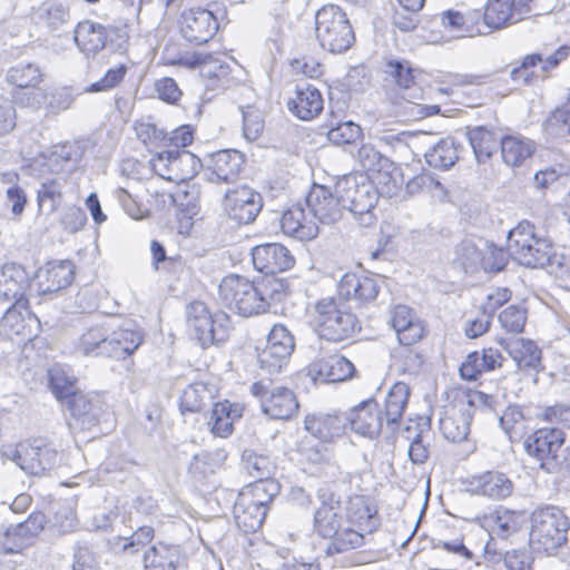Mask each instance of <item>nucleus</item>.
<instances>
[{"label":"nucleus","instance_id":"nucleus-62","mask_svg":"<svg viewBox=\"0 0 570 570\" xmlns=\"http://www.w3.org/2000/svg\"><path fill=\"white\" fill-rule=\"evenodd\" d=\"M243 131L248 140H256L264 129V118L261 110L255 107L247 106L242 108Z\"/></svg>","mask_w":570,"mask_h":570},{"label":"nucleus","instance_id":"nucleus-29","mask_svg":"<svg viewBox=\"0 0 570 570\" xmlns=\"http://www.w3.org/2000/svg\"><path fill=\"white\" fill-rule=\"evenodd\" d=\"M346 520L357 525L360 530L372 533L380 527L377 511L368 502V498L361 494L351 495L345 502Z\"/></svg>","mask_w":570,"mask_h":570},{"label":"nucleus","instance_id":"nucleus-10","mask_svg":"<svg viewBox=\"0 0 570 570\" xmlns=\"http://www.w3.org/2000/svg\"><path fill=\"white\" fill-rule=\"evenodd\" d=\"M0 456L3 462L12 461L26 473L39 476L57 465L59 454L50 444L38 439L16 446H2Z\"/></svg>","mask_w":570,"mask_h":570},{"label":"nucleus","instance_id":"nucleus-35","mask_svg":"<svg viewBox=\"0 0 570 570\" xmlns=\"http://www.w3.org/2000/svg\"><path fill=\"white\" fill-rule=\"evenodd\" d=\"M384 73L404 90V99H421L422 89L414 83V70L406 60L390 59L384 63Z\"/></svg>","mask_w":570,"mask_h":570},{"label":"nucleus","instance_id":"nucleus-4","mask_svg":"<svg viewBox=\"0 0 570 570\" xmlns=\"http://www.w3.org/2000/svg\"><path fill=\"white\" fill-rule=\"evenodd\" d=\"M508 250L519 265L543 268L553 265L556 252L552 242L539 233L537 226L524 219L508 233Z\"/></svg>","mask_w":570,"mask_h":570},{"label":"nucleus","instance_id":"nucleus-55","mask_svg":"<svg viewBox=\"0 0 570 570\" xmlns=\"http://www.w3.org/2000/svg\"><path fill=\"white\" fill-rule=\"evenodd\" d=\"M242 464L255 481L272 479L273 464L267 456L245 450L242 454Z\"/></svg>","mask_w":570,"mask_h":570},{"label":"nucleus","instance_id":"nucleus-2","mask_svg":"<svg viewBox=\"0 0 570 570\" xmlns=\"http://www.w3.org/2000/svg\"><path fill=\"white\" fill-rule=\"evenodd\" d=\"M283 285L276 281L256 284L243 276L230 274L219 284V299L230 309L242 316H252L264 313L269 307V299L279 295Z\"/></svg>","mask_w":570,"mask_h":570},{"label":"nucleus","instance_id":"nucleus-41","mask_svg":"<svg viewBox=\"0 0 570 570\" xmlns=\"http://www.w3.org/2000/svg\"><path fill=\"white\" fill-rule=\"evenodd\" d=\"M236 524L246 533L256 532L264 523L266 508H258L246 499L237 498L234 504Z\"/></svg>","mask_w":570,"mask_h":570},{"label":"nucleus","instance_id":"nucleus-40","mask_svg":"<svg viewBox=\"0 0 570 570\" xmlns=\"http://www.w3.org/2000/svg\"><path fill=\"white\" fill-rule=\"evenodd\" d=\"M500 147L503 161L511 167L520 166L535 151V144L522 136L502 137Z\"/></svg>","mask_w":570,"mask_h":570},{"label":"nucleus","instance_id":"nucleus-6","mask_svg":"<svg viewBox=\"0 0 570 570\" xmlns=\"http://www.w3.org/2000/svg\"><path fill=\"white\" fill-rule=\"evenodd\" d=\"M315 32L321 47L332 53L347 51L355 40L346 13L335 4H326L317 10Z\"/></svg>","mask_w":570,"mask_h":570},{"label":"nucleus","instance_id":"nucleus-23","mask_svg":"<svg viewBox=\"0 0 570 570\" xmlns=\"http://www.w3.org/2000/svg\"><path fill=\"white\" fill-rule=\"evenodd\" d=\"M469 485L474 494L487 497L491 500H504L514 490L512 480L505 473L493 470L471 476Z\"/></svg>","mask_w":570,"mask_h":570},{"label":"nucleus","instance_id":"nucleus-48","mask_svg":"<svg viewBox=\"0 0 570 570\" xmlns=\"http://www.w3.org/2000/svg\"><path fill=\"white\" fill-rule=\"evenodd\" d=\"M279 491V484L275 479H267L255 481L248 485L244 491L238 494V498L246 499L258 508L268 509V503L272 502Z\"/></svg>","mask_w":570,"mask_h":570},{"label":"nucleus","instance_id":"nucleus-13","mask_svg":"<svg viewBox=\"0 0 570 570\" xmlns=\"http://www.w3.org/2000/svg\"><path fill=\"white\" fill-rule=\"evenodd\" d=\"M67 405L71 413L69 426L73 431H92L106 413L104 400L96 393L73 394Z\"/></svg>","mask_w":570,"mask_h":570},{"label":"nucleus","instance_id":"nucleus-52","mask_svg":"<svg viewBox=\"0 0 570 570\" xmlns=\"http://www.w3.org/2000/svg\"><path fill=\"white\" fill-rule=\"evenodd\" d=\"M155 530L150 525L139 527L130 537L117 538L114 549L125 554H136L153 541Z\"/></svg>","mask_w":570,"mask_h":570},{"label":"nucleus","instance_id":"nucleus-54","mask_svg":"<svg viewBox=\"0 0 570 570\" xmlns=\"http://www.w3.org/2000/svg\"><path fill=\"white\" fill-rule=\"evenodd\" d=\"M544 127L547 134L553 138H566L570 135V97L551 112Z\"/></svg>","mask_w":570,"mask_h":570},{"label":"nucleus","instance_id":"nucleus-60","mask_svg":"<svg viewBox=\"0 0 570 570\" xmlns=\"http://www.w3.org/2000/svg\"><path fill=\"white\" fill-rule=\"evenodd\" d=\"M361 135V127L353 121L338 122L336 126H332L327 131L328 140L337 146L353 144Z\"/></svg>","mask_w":570,"mask_h":570},{"label":"nucleus","instance_id":"nucleus-37","mask_svg":"<svg viewBox=\"0 0 570 570\" xmlns=\"http://www.w3.org/2000/svg\"><path fill=\"white\" fill-rule=\"evenodd\" d=\"M33 19L37 24L48 32L62 30L70 21V11L67 6L56 1H45L33 9Z\"/></svg>","mask_w":570,"mask_h":570},{"label":"nucleus","instance_id":"nucleus-12","mask_svg":"<svg viewBox=\"0 0 570 570\" xmlns=\"http://www.w3.org/2000/svg\"><path fill=\"white\" fill-rule=\"evenodd\" d=\"M224 208L230 219L238 224H250L263 208V197L249 186L242 185L225 191Z\"/></svg>","mask_w":570,"mask_h":570},{"label":"nucleus","instance_id":"nucleus-45","mask_svg":"<svg viewBox=\"0 0 570 570\" xmlns=\"http://www.w3.org/2000/svg\"><path fill=\"white\" fill-rule=\"evenodd\" d=\"M293 351L294 347H288L284 343L281 346L266 342L265 347L257 354V361L263 371L275 374L287 364Z\"/></svg>","mask_w":570,"mask_h":570},{"label":"nucleus","instance_id":"nucleus-26","mask_svg":"<svg viewBox=\"0 0 570 570\" xmlns=\"http://www.w3.org/2000/svg\"><path fill=\"white\" fill-rule=\"evenodd\" d=\"M30 276L19 264H4L0 268V302H21L29 287Z\"/></svg>","mask_w":570,"mask_h":570},{"label":"nucleus","instance_id":"nucleus-32","mask_svg":"<svg viewBox=\"0 0 570 570\" xmlns=\"http://www.w3.org/2000/svg\"><path fill=\"white\" fill-rule=\"evenodd\" d=\"M184 564V554L179 546L157 542L144 552V566L147 570H177Z\"/></svg>","mask_w":570,"mask_h":570},{"label":"nucleus","instance_id":"nucleus-59","mask_svg":"<svg viewBox=\"0 0 570 570\" xmlns=\"http://www.w3.org/2000/svg\"><path fill=\"white\" fill-rule=\"evenodd\" d=\"M357 159L361 166L370 171H381V169L393 168V161L383 156L376 148L370 144H364L357 151Z\"/></svg>","mask_w":570,"mask_h":570},{"label":"nucleus","instance_id":"nucleus-57","mask_svg":"<svg viewBox=\"0 0 570 570\" xmlns=\"http://www.w3.org/2000/svg\"><path fill=\"white\" fill-rule=\"evenodd\" d=\"M481 17L479 10L470 11L466 14L455 10H448L442 12L441 22L442 24L452 31H463L469 36L473 35V28L470 24L476 22Z\"/></svg>","mask_w":570,"mask_h":570},{"label":"nucleus","instance_id":"nucleus-15","mask_svg":"<svg viewBox=\"0 0 570 570\" xmlns=\"http://www.w3.org/2000/svg\"><path fill=\"white\" fill-rule=\"evenodd\" d=\"M311 219L331 225L336 223L345 209L336 193L323 185H314L305 198Z\"/></svg>","mask_w":570,"mask_h":570},{"label":"nucleus","instance_id":"nucleus-5","mask_svg":"<svg viewBox=\"0 0 570 570\" xmlns=\"http://www.w3.org/2000/svg\"><path fill=\"white\" fill-rule=\"evenodd\" d=\"M312 325L322 340L341 343L361 330L357 317L334 298H323L314 305Z\"/></svg>","mask_w":570,"mask_h":570},{"label":"nucleus","instance_id":"nucleus-43","mask_svg":"<svg viewBox=\"0 0 570 570\" xmlns=\"http://www.w3.org/2000/svg\"><path fill=\"white\" fill-rule=\"evenodd\" d=\"M239 413L228 401L214 403L208 420L210 431L216 436L227 438L233 432V422Z\"/></svg>","mask_w":570,"mask_h":570},{"label":"nucleus","instance_id":"nucleus-8","mask_svg":"<svg viewBox=\"0 0 570 570\" xmlns=\"http://www.w3.org/2000/svg\"><path fill=\"white\" fill-rule=\"evenodd\" d=\"M566 442V433L557 426L537 429L523 440L528 458L548 474L560 472V455Z\"/></svg>","mask_w":570,"mask_h":570},{"label":"nucleus","instance_id":"nucleus-24","mask_svg":"<svg viewBox=\"0 0 570 570\" xmlns=\"http://www.w3.org/2000/svg\"><path fill=\"white\" fill-rule=\"evenodd\" d=\"M347 424L348 417L342 412L309 414L304 420L305 430L322 442L343 435Z\"/></svg>","mask_w":570,"mask_h":570},{"label":"nucleus","instance_id":"nucleus-56","mask_svg":"<svg viewBox=\"0 0 570 570\" xmlns=\"http://www.w3.org/2000/svg\"><path fill=\"white\" fill-rule=\"evenodd\" d=\"M340 510L317 508L313 517V529L323 538L333 537L337 533L341 524Z\"/></svg>","mask_w":570,"mask_h":570},{"label":"nucleus","instance_id":"nucleus-30","mask_svg":"<svg viewBox=\"0 0 570 570\" xmlns=\"http://www.w3.org/2000/svg\"><path fill=\"white\" fill-rule=\"evenodd\" d=\"M391 325L402 345H412L423 336V325L406 305H396L391 311Z\"/></svg>","mask_w":570,"mask_h":570},{"label":"nucleus","instance_id":"nucleus-49","mask_svg":"<svg viewBox=\"0 0 570 570\" xmlns=\"http://www.w3.org/2000/svg\"><path fill=\"white\" fill-rule=\"evenodd\" d=\"M62 178L45 179L37 190L40 212L50 215L62 202Z\"/></svg>","mask_w":570,"mask_h":570},{"label":"nucleus","instance_id":"nucleus-20","mask_svg":"<svg viewBox=\"0 0 570 570\" xmlns=\"http://www.w3.org/2000/svg\"><path fill=\"white\" fill-rule=\"evenodd\" d=\"M120 29L105 27L89 20L79 22L73 30V40L86 56H95L101 51L114 35L118 36Z\"/></svg>","mask_w":570,"mask_h":570},{"label":"nucleus","instance_id":"nucleus-1","mask_svg":"<svg viewBox=\"0 0 570 570\" xmlns=\"http://www.w3.org/2000/svg\"><path fill=\"white\" fill-rule=\"evenodd\" d=\"M115 318L107 317L101 323L87 328L78 342V350L89 357L124 360L142 343V333L135 326L116 327Z\"/></svg>","mask_w":570,"mask_h":570},{"label":"nucleus","instance_id":"nucleus-3","mask_svg":"<svg viewBox=\"0 0 570 570\" xmlns=\"http://www.w3.org/2000/svg\"><path fill=\"white\" fill-rule=\"evenodd\" d=\"M530 544L534 550L554 556L568 543L570 518L556 504H538L530 513Z\"/></svg>","mask_w":570,"mask_h":570},{"label":"nucleus","instance_id":"nucleus-63","mask_svg":"<svg viewBox=\"0 0 570 570\" xmlns=\"http://www.w3.org/2000/svg\"><path fill=\"white\" fill-rule=\"evenodd\" d=\"M187 63L191 67H200L203 72L209 77H222L226 75L227 67L218 63V60L212 53L195 52L189 58Z\"/></svg>","mask_w":570,"mask_h":570},{"label":"nucleus","instance_id":"nucleus-25","mask_svg":"<svg viewBox=\"0 0 570 570\" xmlns=\"http://www.w3.org/2000/svg\"><path fill=\"white\" fill-rule=\"evenodd\" d=\"M288 110L302 120H312L317 117L323 108L324 100L321 91L306 82L297 83L295 94L287 101Z\"/></svg>","mask_w":570,"mask_h":570},{"label":"nucleus","instance_id":"nucleus-28","mask_svg":"<svg viewBox=\"0 0 570 570\" xmlns=\"http://www.w3.org/2000/svg\"><path fill=\"white\" fill-rule=\"evenodd\" d=\"M503 360L501 352L493 347L483 348L481 352H471L460 366L461 377L466 381H475L483 372L501 367Z\"/></svg>","mask_w":570,"mask_h":570},{"label":"nucleus","instance_id":"nucleus-27","mask_svg":"<svg viewBox=\"0 0 570 570\" xmlns=\"http://www.w3.org/2000/svg\"><path fill=\"white\" fill-rule=\"evenodd\" d=\"M281 227L284 234L299 240L313 239L318 234L316 222L307 217L299 203L284 212L281 217Z\"/></svg>","mask_w":570,"mask_h":570},{"label":"nucleus","instance_id":"nucleus-16","mask_svg":"<svg viewBox=\"0 0 570 570\" xmlns=\"http://www.w3.org/2000/svg\"><path fill=\"white\" fill-rule=\"evenodd\" d=\"M250 254L255 269L266 275L288 271L295 264L291 250L279 243L259 244L252 248Z\"/></svg>","mask_w":570,"mask_h":570},{"label":"nucleus","instance_id":"nucleus-64","mask_svg":"<svg viewBox=\"0 0 570 570\" xmlns=\"http://www.w3.org/2000/svg\"><path fill=\"white\" fill-rule=\"evenodd\" d=\"M422 9L413 8L410 9V6H400L395 8L394 13L392 16V23L395 28H397L402 32H410L413 31L419 22H420V14L419 12Z\"/></svg>","mask_w":570,"mask_h":570},{"label":"nucleus","instance_id":"nucleus-36","mask_svg":"<svg viewBox=\"0 0 570 570\" xmlns=\"http://www.w3.org/2000/svg\"><path fill=\"white\" fill-rule=\"evenodd\" d=\"M410 387L403 382L393 384L384 400L382 411L386 428L392 432L397 430L400 420L407 405Z\"/></svg>","mask_w":570,"mask_h":570},{"label":"nucleus","instance_id":"nucleus-22","mask_svg":"<svg viewBox=\"0 0 570 570\" xmlns=\"http://www.w3.org/2000/svg\"><path fill=\"white\" fill-rule=\"evenodd\" d=\"M218 29L214 14L206 9H190L183 14L181 35L195 45L206 43Z\"/></svg>","mask_w":570,"mask_h":570},{"label":"nucleus","instance_id":"nucleus-33","mask_svg":"<svg viewBox=\"0 0 570 570\" xmlns=\"http://www.w3.org/2000/svg\"><path fill=\"white\" fill-rule=\"evenodd\" d=\"M298 409L299 404L294 392L283 386L272 389L262 404L263 413L273 420H289Z\"/></svg>","mask_w":570,"mask_h":570},{"label":"nucleus","instance_id":"nucleus-7","mask_svg":"<svg viewBox=\"0 0 570 570\" xmlns=\"http://www.w3.org/2000/svg\"><path fill=\"white\" fill-rule=\"evenodd\" d=\"M334 190L345 209L355 216H364V224L372 223L371 213L379 200V189L365 174L344 175L335 183Z\"/></svg>","mask_w":570,"mask_h":570},{"label":"nucleus","instance_id":"nucleus-61","mask_svg":"<svg viewBox=\"0 0 570 570\" xmlns=\"http://www.w3.org/2000/svg\"><path fill=\"white\" fill-rule=\"evenodd\" d=\"M487 520L492 523L493 532L502 538L517 530V515L513 511L499 508Z\"/></svg>","mask_w":570,"mask_h":570},{"label":"nucleus","instance_id":"nucleus-51","mask_svg":"<svg viewBox=\"0 0 570 570\" xmlns=\"http://www.w3.org/2000/svg\"><path fill=\"white\" fill-rule=\"evenodd\" d=\"M49 384L55 396L67 403L73 394L80 393L75 386L76 379L61 366H53L49 370Z\"/></svg>","mask_w":570,"mask_h":570},{"label":"nucleus","instance_id":"nucleus-21","mask_svg":"<svg viewBox=\"0 0 570 570\" xmlns=\"http://www.w3.org/2000/svg\"><path fill=\"white\" fill-rule=\"evenodd\" d=\"M31 322H38L35 315L26 309L24 301L13 302L0 321V335L7 340L27 342L32 337Z\"/></svg>","mask_w":570,"mask_h":570},{"label":"nucleus","instance_id":"nucleus-18","mask_svg":"<svg viewBox=\"0 0 570 570\" xmlns=\"http://www.w3.org/2000/svg\"><path fill=\"white\" fill-rule=\"evenodd\" d=\"M498 343L514 361L519 371L538 373L543 368L542 352L534 341L524 337H500Z\"/></svg>","mask_w":570,"mask_h":570},{"label":"nucleus","instance_id":"nucleus-44","mask_svg":"<svg viewBox=\"0 0 570 570\" xmlns=\"http://www.w3.org/2000/svg\"><path fill=\"white\" fill-rule=\"evenodd\" d=\"M425 160L430 167L446 170L459 159L458 149L453 138H443L425 151Z\"/></svg>","mask_w":570,"mask_h":570},{"label":"nucleus","instance_id":"nucleus-50","mask_svg":"<svg viewBox=\"0 0 570 570\" xmlns=\"http://www.w3.org/2000/svg\"><path fill=\"white\" fill-rule=\"evenodd\" d=\"M364 531L355 530L353 528L340 527L337 533L330 537L331 542L326 548L327 554H335L357 549L364 544Z\"/></svg>","mask_w":570,"mask_h":570},{"label":"nucleus","instance_id":"nucleus-19","mask_svg":"<svg viewBox=\"0 0 570 570\" xmlns=\"http://www.w3.org/2000/svg\"><path fill=\"white\" fill-rule=\"evenodd\" d=\"M346 415L352 430L368 439L377 438L385 422L374 399L362 401Z\"/></svg>","mask_w":570,"mask_h":570},{"label":"nucleus","instance_id":"nucleus-53","mask_svg":"<svg viewBox=\"0 0 570 570\" xmlns=\"http://www.w3.org/2000/svg\"><path fill=\"white\" fill-rule=\"evenodd\" d=\"M499 422L511 442L521 439L525 430V416L520 405H509Z\"/></svg>","mask_w":570,"mask_h":570},{"label":"nucleus","instance_id":"nucleus-58","mask_svg":"<svg viewBox=\"0 0 570 570\" xmlns=\"http://www.w3.org/2000/svg\"><path fill=\"white\" fill-rule=\"evenodd\" d=\"M499 322L508 333H522L527 323V309L520 305H510L501 311Z\"/></svg>","mask_w":570,"mask_h":570},{"label":"nucleus","instance_id":"nucleus-46","mask_svg":"<svg viewBox=\"0 0 570 570\" xmlns=\"http://www.w3.org/2000/svg\"><path fill=\"white\" fill-rule=\"evenodd\" d=\"M227 459V452L224 449L215 451H203L193 456L189 464V473L197 480L205 479L208 474L219 469Z\"/></svg>","mask_w":570,"mask_h":570},{"label":"nucleus","instance_id":"nucleus-11","mask_svg":"<svg viewBox=\"0 0 570 570\" xmlns=\"http://www.w3.org/2000/svg\"><path fill=\"white\" fill-rule=\"evenodd\" d=\"M150 166L163 179L187 186L202 168V161L186 149H166L150 159Z\"/></svg>","mask_w":570,"mask_h":570},{"label":"nucleus","instance_id":"nucleus-31","mask_svg":"<svg viewBox=\"0 0 570 570\" xmlns=\"http://www.w3.org/2000/svg\"><path fill=\"white\" fill-rule=\"evenodd\" d=\"M517 4L514 0H488L482 16L484 24L499 30L522 20L527 13Z\"/></svg>","mask_w":570,"mask_h":570},{"label":"nucleus","instance_id":"nucleus-17","mask_svg":"<svg viewBox=\"0 0 570 570\" xmlns=\"http://www.w3.org/2000/svg\"><path fill=\"white\" fill-rule=\"evenodd\" d=\"M306 371L314 383H336L352 377L355 373V367L344 356L331 354L312 361Z\"/></svg>","mask_w":570,"mask_h":570},{"label":"nucleus","instance_id":"nucleus-38","mask_svg":"<svg viewBox=\"0 0 570 570\" xmlns=\"http://www.w3.org/2000/svg\"><path fill=\"white\" fill-rule=\"evenodd\" d=\"M471 414L468 409H451L440 419V430L451 442L464 441L470 432Z\"/></svg>","mask_w":570,"mask_h":570},{"label":"nucleus","instance_id":"nucleus-47","mask_svg":"<svg viewBox=\"0 0 570 570\" xmlns=\"http://www.w3.org/2000/svg\"><path fill=\"white\" fill-rule=\"evenodd\" d=\"M213 404V392L204 383L188 385L180 397V410L185 412H200Z\"/></svg>","mask_w":570,"mask_h":570},{"label":"nucleus","instance_id":"nucleus-39","mask_svg":"<svg viewBox=\"0 0 570 570\" xmlns=\"http://www.w3.org/2000/svg\"><path fill=\"white\" fill-rule=\"evenodd\" d=\"M466 136L479 163L489 159L498 150L502 139L497 131L484 126L469 127Z\"/></svg>","mask_w":570,"mask_h":570},{"label":"nucleus","instance_id":"nucleus-34","mask_svg":"<svg viewBox=\"0 0 570 570\" xmlns=\"http://www.w3.org/2000/svg\"><path fill=\"white\" fill-rule=\"evenodd\" d=\"M75 269L70 261L51 262L46 268L39 269L37 277L43 294L56 293L69 286L73 279Z\"/></svg>","mask_w":570,"mask_h":570},{"label":"nucleus","instance_id":"nucleus-14","mask_svg":"<svg viewBox=\"0 0 570 570\" xmlns=\"http://www.w3.org/2000/svg\"><path fill=\"white\" fill-rule=\"evenodd\" d=\"M245 165L244 155L235 149L218 150L212 154L205 166L206 178L213 184H234Z\"/></svg>","mask_w":570,"mask_h":570},{"label":"nucleus","instance_id":"nucleus-9","mask_svg":"<svg viewBox=\"0 0 570 570\" xmlns=\"http://www.w3.org/2000/svg\"><path fill=\"white\" fill-rule=\"evenodd\" d=\"M186 320L191 335L203 347L225 342L233 330L232 321L225 312L212 314L200 301L187 305Z\"/></svg>","mask_w":570,"mask_h":570},{"label":"nucleus","instance_id":"nucleus-42","mask_svg":"<svg viewBox=\"0 0 570 570\" xmlns=\"http://www.w3.org/2000/svg\"><path fill=\"white\" fill-rule=\"evenodd\" d=\"M42 80L41 69L33 62H18L6 73V81L18 89L36 88Z\"/></svg>","mask_w":570,"mask_h":570}]
</instances>
